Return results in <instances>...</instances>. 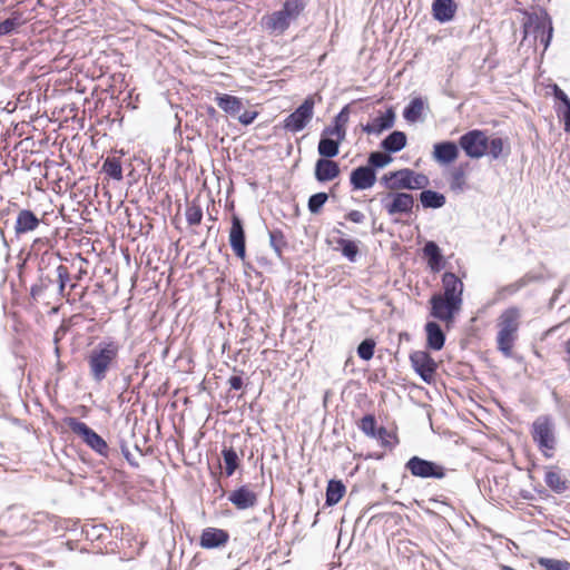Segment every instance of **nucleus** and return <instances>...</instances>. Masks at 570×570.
<instances>
[{"instance_id":"1","label":"nucleus","mask_w":570,"mask_h":570,"mask_svg":"<svg viewBox=\"0 0 570 570\" xmlns=\"http://www.w3.org/2000/svg\"><path fill=\"white\" fill-rule=\"evenodd\" d=\"M120 345L114 340L99 342L87 356L89 373L96 383L102 382L118 358Z\"/></svg>"},{"instance_id":"2","label":"nucleus","mask_w":570,"mask_h":570,"mask_svg":"<svg viewBox=\"0 0 570 570\" xmlns=\"http://www.w3.org/2000/svg\"><path fill=\"white\" fill-rule=\"evenodd\" d=\"M521 311L515 306L504 309L498 318L497 346L504 356H511L518 337Z\"/></svg>"},{"instance_id":"3","label":"nucleus","mask_w":570,"mask_h":570,"mask_svg":"<svg viewBox=\"0 0 570 570\" xmlns=\"http://www.w3.org/2000/svg\"><path fill=\"white\" fill-rule=\"evenodd\" d=\"M381 181L391 190L399 189H423L429 185V178L424 174H419L412 169L404 168L385 174Z\"/></svg>"},{"instance_id":"4","label":"nucleus","mask_w":570,"mask_h":570,"mask_svg":"<svg viewBox=\"0 0 570 570\" xmlns=\"http://www.w3.org/2000/svg\"><path fill=\"white\" fill-rule=\"evenodd\" d=\"M532 439L544 456L551 458L556 448L554 424L551 417L541 415L532 423Z\"/></svg>"},{"instance_id":"5","label":"nucleus","mask_w":570,"mask_h":570,"mask_svg":"<svg viewBox=\"0 0 570 570\" xmlns=\"http://www.w3.org/2000/svg\"><path fill=\"white\" fill-rule=\"evenodd\" d=\"M66 423L68 428L75 434L79 435L91 450L101 456H108L109 446L107 442L85 422H81L76 417H68Z\"/></svg>"},{"instance_id":"6","label":"nucleus","mask_w":570,"mask_h":570,"mask_svg":"<svg viewBox=\"0 0 570 570\" xmlns=\"http://www.w3.org/2000/svg\"><path fill=\"white\" fill-rule=\"evenodd\" d=\"M314 106V97H306L302 105L283 120V128L293 134L302 131L313 118Z\"/></svg>"},{"instance_id":"7","label":"nucleus","mask_w":570,"mask_h":570,"mask_svg":"<svg viewBox=\"0 0 570 570\" xmlns=\"http://www.w3.org/2000/svg\"><path fill=\"white\" fill-rule=\"evenodd\" d=\"M459 146L468 157L479 159L488 153L489 138L483 130L472 129L460 137Z\"/></svg>"},{"instance_id":"8","label":"nucleus","mask_w":570,"mask_h":570,"mask_svg":"<svg viewBox=\"0 0 570 570\" xmlns=\"http://www.w3.org/2000/svg\"><path fill=\"white\" fill-rule=\"evenodd\" d=\"M430 315L446 324L452 323L455 314L461 311L462 303L459 299L442 297L441 294H434L430 298Z\"/></svg>"},{"instance_id":"9","label":"nucleus","mask_w":570,"mask_h":570,"mask_svg":"<svg viewBox=\"0 0 570 570\" xmlns=\"http://www.w3.org/2000/svg\"><path fill=\"white\" fill-rule=\"evenodd\" d=\"M405 469L413 476L421 479H443L445 476V469L442 465L416 455L407 460Z\"/></svg>"},{"instance_id":"10","label":"nucleus","mask_w":570,"mask_h":570,"mask_svg":"<svg viewBox=\"0 0 570 570\" xmlns=\"http://www.w3.org/2000/svg\"><path fill=\"white\" fill-rule=\"evenodd\" d=\"M381 204L386 213L394 215H409L414 207V197L407 193H389L382 198Z\"/></svg>"},{"instance_id":"11","label":"nucleus","mask_w":570,"mask_h":570,"mask_svg":"<svg viewBox=\"0 0 570 570\" xmlns=\"http://www.w3.org/2000/svg\"><path fill=\"white\" fill-rule=\"evenodd\" d=\"M410 362L414 371L425 382L431 383L436 371V363L425 351H415L410 355Z\"/></svg>"},{"instance_id":"12","label":"nucleus","mask_w":570,"mask_h":570,"mask_svg":"<svg viewBox=\"0 0 570 570\" xmlns=\"http://www.w3.org/2000/svg\"><path fill=\"white\" fill-rule=\"evenodd\" d=\"M229 245L235 253V255L244 259L246 256V237H245V230L242 223V219L233 215L232 217V227L229 230Z\"/></svg>"},{"instance_id":"13","label":"nucleus","mask_w":570,"mask_h":570,"mask_svg":"<svg viewBox=\"0 0 570 570\" xmlns=\"http://www.w3.org/2000/svg\"><path fill=\"white\" fill-rule=\"evenodd\" d=\"M376 181V173L372 167L360 166L352 170L350 183L355 190H365L371 188Z\"/></svg>"},{"instance_id":"14","label":"nucleus","mask_w":570,"mask_h":570,"mask_svg":"<svg viewBox=\"0 0 570 570\" xmlns=\"http://www.w3.org/2000/svg\"><path fill=\"white\" fill-rule=\"evenodd\" d=\"M257 494L248 485H240L228 495V501L238 510L254 508L257 504Z\"/></svg>"},{"instance_id":"15","label":"nucleus","mask_w":570,"mask_h":570,"mask_svg":"<svg viewBox=\"0 0 570 570\" xmlns=\"http://www.w3.org/2000/svg\"><path fill=\"white\" fill-rule=\"evenodd\" d=\"M442 287V297L450 299H459V302L463 303V283L454 273L445 272L443 274Z\"/></svg>"},{"instance_id":"16","label":"nucleus","mask_w":570,"mask_h":570,"mask_svg":"<svg viewBox=\"0 0 570 570\" xmlns=\"http://www.w3.org/2000/svg\"><path fill=\"white\" fill-rule=\"evenodd\" d=\"M314 175L320 183L333 180L340 175V166L332 159L320 158L315 163Z\"/></svg>"},{"instance_id":"17","label":"nucleus","mask_w":570,"mask_h":570,"mask_svg":"<svg viewBox=\"0 0 570 570\" xmlns=\"http://www.w3.org/2000/svg\"><path fill=\"white\" fill-rule=\"evenodd\" d=\"M229 534L227 531L217 528H206L200 535V546L205 549H215L227 543Z\"/></svg>"},{"instance_id":"18","label":"nucleus","mask_w":570,"mask_h":570,"mask_svg":"<svg viewBox=\"0 0 570 570\" xmlns=\"http://www.w3.org/2000/svg\"><path fill=\"white\" fill-rule=\"evenodd\" d=\"M394 122L395 112L391 107L383 115L376 117L372 122L364 125L362 129L366 134L380 135L382 131L392 128Z\"/></svg>"},{"instance_id":"19","label":"nucleus","mask_w":570,"mask_h":570,"mask_svg":"<svg viewBox=\"0 0 570 570\" xmlns=\"http://www.w3.org/2000/svg\"><path fill=\"white\" fill-rule=\"evenodd\" d=\"M344 139H338L335 135L325 134L322 131L318 141L317 151L322 158L332 159L340 153V145Z\"/></svg>"},{"instance_id":"20","label":"nucleus","mask_w":570,"mask_h":570,"mask_svg":"<svg viewBox=\"0 0 570 570\" xmlns=\"http://www.w3.org/2000/svg\"><path fill=\"white\" fill-rule=\"evenodd\" d=\"M459 156L458 145L453 141H441L433 146V157L441 164H450Z\"/></svg>"},{"instance_id":"21","label":"nucleus","mask_w":570,"mask_h":570,"mask_svg":"<svg viewBox=\"0 0 570 570\" xmlns=\"http://www.w3.org/2000/svg\"><path fill=\"white\" fill-rule=\"evenodd\" d=\"M40 225V219L29 209H22L19 212L14 230L17 235L26 234L35 230Z\"/></svg>"},{"instance_id":"22","label":"nucleus","mask_w":570,"mask_h":570,"mask_svg":"<svg viewBox=\"0 0 570 570\" xmlns=\"http://www.w3.org/2000/svg\"><path fill=\"white\" fill-rule=\"evenodd\" d=\"M552 27V22L548 14L539 17L537 14L530 16L524 22V33H533L534 38L538 39L542 33H546Z\"/></svg>"},{"instance_id":"23","label":"nucleus","mask_w":570,"mask_h":570,"mask_svg":"<svg viewBox=\"0 0 570 570\" xmlns=\"http://www.w3.org/2000/svg\"><path fill=\"white\" fill-rule=\"evenodd\" d=\"M433 17L440 22H448L453 19L456 4L454 0H434L432 4Z\"/></svg>"},{"instance_id":"24","label":"nucleus","mask_w":570,"mask_h":570,"mask_svg":"<svg viewBox=\"0 0 570 570\" xmlns=\"http://www.w3.org/2000/svg\"><path fill=\"white\" fill-rule=\"evenodd\" d=\"M292 19H289L283 10H278L273 12L269 16L263 18V23L267 30L273 32L283 33L291 24Z\"/></svg>"},{"instance_id":"25","label":"nucleus","mask_w":570,"mask_h":570,"mask_svg":"<svg viewBox=\"0 0 570 570\" xmlns=\"http://www.w3.org/2000/svg\"><path fill=\"white\" fill-rule=\"evenodd\" d=\"M428 347L433 351H440L445 343V334L436 322H428L425 324Z\"/></svg>"},{"instance_id":"26","label":"nucleus","mask_w":570,"mask_h":570,"mask_svg":"<svg viewBox=\"0 0 570 570\" xmlns=\"http://www.w3.org/2000/svg\"><path fill=\"white\" fill-rule=\"evenodd\" d=\"M215 100L220 109L233 117H236L244 108L242 99L236 96L222 94Z\"/></svg>"},{"instance_id":"27","label":"nucleus","mask_w":570,"mask_h":570,"mask_svg":"<svg viewBox=\"0 0 570 570\" xmlns=\"http://www.w3.org/2000/svg\"><path fill=\"white\" fill-rule=\"evenodd\" d=\"M350 118L348 106H345L334 118V125L324 128L325 134L335 135L338 139H345V125Z\"/></svg>"},{"instance_id":"28","label":"nucleus","mask_w":570,"mask_h":570,"mask_svg":"<svg viewBox=\"0 0 570 570\" xmlns=\"http://www.w3.org/2000/svg\"><path fill=\"white\" fill-rule=\"evenodd\" d=\"M406 141L405 132L395 130L381 141V147L387 153H399L406 146Z\"/></svg>"},{"instance_id":"29","label":"nucleus","mask_w":570,"mask_h":570,"mask_svg":"<svg viewBox=\"0 0 570 570\" xmlns=\"http://www.w3.org/2000/svg\"><path fill=\"white\" fill-rule=\"evenodd\" d=\"M426 101L422 97L413 98L403 110V117L409 122H416L421 119Z\"/></svg>"},{"instance_id":"30","label":"nucleus","mask_w":570,"mask_h":570,"mask_svg":"<svg viewBox=\"0 0 570 570\" xmlns=\"http://www.w3.org/2000/svg\"><path fill=\"white\" fill-rule=\"evenodd\" d=\"M346 491L345 485L340 480H330L326 487V505L333 507L337 504Z\"/></svg>"},{"instance_id":"31","label":"nucleus","mask_w":570,"mask_h":570,"mask_svg":"<svg viewBox=\"0 0 570 570\" xmlns=\"http://www.w3.org/2000/svg\"><path fill=\"white\" fill-rule=\"evenodd\" d=\"M424 255L429 258V266L432 271H440L442 267V253L435 242H426L423 247Z\"/></svg>"},{"instance_id":"32","label":"nucleus","mask_w":570,"mask_h":570,"mask_svg":"<svg viewBox=\"0 0 570 570\" xmlns=\"http://www.w3.org/2000/svg\"><path fill=\"white\" fill-rule=\"evenodd\" d=\"M420 202L424 208L438 209L444 206L446 199L443 194L426 189L420 194Z\"/></svg>"},{"instance_id":"33","label":"nucleus","mask_w":570,"mask_h":570,"mask_svg":"<svg viewBox=\"0 0 570 570\" xmlns=\"http://www.w3.org/2000/svg\"><path fill=\"white\" fill-rule=\"evenodd\" d=\"M222 455L225 463V473L227 476H232L239 466V458L234 448H224Z\"/></svg>"},{"instance_id":"34","label":"nucleus","mask_w":570,"mask_h":570,"mask_svg":"<svg viewBox=\"0 0 570 570\" xmlns=\"http://www.w3.org/2000/svg\"><path fill=\"white\" fill-rule=\"evenodd\" d=\"M102 171L115 180H121L122 167L120 159L117 157H107L102 164Z\"/></svg>"},{"instance_id":"35","label":"nucleus","mask_w":570,"mask_h":570,"mask_svg":"<svg viewBox=\"0 0 570 570\" xmlns=\"http://www.w3.org/2000/svg\"><path fill=\"white\" fill-rule=\"evenodd\" d=\"M544 482L556 493H562L568 489L567 482L560 473L553 470L546 472Z\"/></svg>"},{"instance_id":"36","label":"nucleus","mask_w":570,"mask_h":570,"mask_svg":"<svg viewBox=\"0 0 570 570\" xmlns=\"http://www.w3.org/2000/svg\"><path fill=\"white\" fill-rule=\"evenodd\" d=\"M23 22L22 13L20 11H13L8 19L0 22V36L10 35Z\"/></svg>"},{"instance_id":"37","label":"nucleus","mask_w":570,"mask_h":570,"mask_svg":"<svg viewBox=\"0 0 570 570\" xmlns=\"http://www.w3.org/2000/svg\"><path fill=\"white\" fill-rule=\"evenodd\" d=\"M305 6L306 2L304 0H286L282 10L293 21L303 12Z\"/></svg>"},{"instance_id":"38","label":"nucleus","mask_w":570,"mask_h":570,"mask_svg":"<svg viewBox=\"0 0 570 570\" xmlns=\"http://www.w3.org/2000/svg\"><path fill=\"white\" fill-rule=\"evenodd\" d=\"M538 564L546 570H570V562L567 560L540 557Z\"/></svg>"},{"instance_id":"39","label":"nucleus","mask_w":570,"mask_h":570,"mask_svg":"<svg viewBox=\"0 0 570 570\" xmlns=\"http://www.w3.org/2000/svg\"><path fill=\"white\" fill-rule=\"evenodd\" d=\"M338 246L341 247L342 255L346 257L350 262H355L358 255V248L354 240L340 238L337 240Z\"/></svg>"},{"instance_id":"40","label":"nucleus","mask_w":570,"mask_h":570,"mask_svg":"<svg viewBox=\"0 0 570 570\" xmlns=\"http://www.w3.org/2000/svg\"><path fill=\"white\" fill-rule=\"evenodd\" d=\"M360 430L368 438H374L377 433V424L376 419L373 414H366L362 417L360 424Z\"/></svg>"},{"instance_id":"41","label":"nucleus","mask_w":570,"mask_h":570,"mask_svg":"<svg viewBox=\"0 0 570 570\" xmlns=\"http://www.w3.org/2000/svg\"><path fill=\"white\" fill-rule=\"evenodd\" d=\"M327 199H328V195L324 191L313 194L308 198V203H307L308 210L312 214H318L321 212V209L323 208V206L325 205V203L327 202Z\"/></svg>"},{"instance_id":"42","label":"nucleus","mask_w":570,"mask_h":570,"mask_svg":"<svg viewBox=\"0 0 570 570\" xmlns=\"http://www.w3.org/2000/svg\"><path fill=\"white\" fill-rule=\"evenodd\" d=\"M392 161V157L390 155L374 151L371 153L367 159V166L372 167L374 170L377 168H383Z\"/></svg>"},{"instance_id":"43","label":"nucleus","mask_w":570,"mask_h":570,"mask_svg":"<svg viewBox=\"0 0 570 570\" xmlns=\"http://www.w3.org/2000/svg\"><path fill=\"white\" fill-rule=\"evenodd\" d=\"M373 439H376L382 446L389 449L394 448V445L399 443L396 436L389 432L384 426H380L377 429V433Z\"/></svg>"},{"instance_id":"44","label":"nucleus","mask_w":570,"mask_h":570,"mask_svg":"<svg viewBox=\"0 0 570 570\" xmlns=\"http://www.w3.org/2000/svg\"><path fill=\"white\" fill-rule=\"evenodd\" d=\"M57 281H58V291L61 296H66V286L70 281V273L66 265H59L56 268Z\"/></svg>"},{"instance_id":"45","label":"nucleus","mask_w":570,"mask_h":570,"mask_svg":"<svg viewBox=\"0 0 570 570\" xmlns=\"http://www.w3.org/2000/svg\"><path fill=\"white\" fill-rule=\"evenodd\" d=\"M375 342L372 338H365L357 346V355L364 361H370L374 355Z\"/></svg>"},{"instance_id":"46","label":"nucleus","mask_w":570,"mask_h":570,"mask_svg":"<svg viewBox=\"0 0 570 570\" xmlns=\"http://www.w3.org/2000/svg\"><path fill=\"white\" fill-rule=\"evenodd\" d=\"M185 216L189 225H199L203 219V209L199 205L191 204L186 208Z\"/></svg>"},{"instance_id":"47","label":"nucleus","mask_w":570,"mask_h":570,"mask_svg":"<svg viewBox=\"0 0 570 570\" xmlns=\"http://www.w3.org/2000/svg\"><path fill=\"white\" fill-rule=\"evenodd\" d=\"M269 244L278 258H282V248L286 245L284 235L281 230L269 232Z\"/></svg>"},{"instance_id":"48","label":"nucleus","mask_w":570,"mask_h":570,"mask_svg":"<svg viewBox=\"0 0 570 570\" xmlns=\"http://www.w3.org/2000/svg\"><path fill=\"white\" fill-rule=\"evenodd\" d=\"M504 140L500 137L489 140L488 153L492 159H498L503 155Z\"/></svg>"},{"instance_id":"49","label":"nucleus","mask_w":570,"mask_h":570,"mask_svg":"<svg viewBox=\"0 0 570 570\" xmlns=\"http://www.w3.org/2000/svg\"><path fill=\"white\" fill-rule=\"evenodd\" d=\"M465 185V174L463 169L456 168L451 174L450 186L454 191H462Z\"/></svg>"},{"instance_id":"50","label":"nucleus","mask_w":570,"mask_h":570,"mask_svg":"<svg viewBox=\"0 0 570 570\" xmlns=\"http://www.w3.org/2000/svg\"><path fill=\"white\" fill-rule=\"evenodd\" d=\"M556 112L558 118L564 122V131L570 132V106H556Z\"/></svg>"},{"instance_id":"51","label":"nucleus","mask_w":570,"mask_h":570,"mask_svg":"<svg viewBox=\"0 0 570 570\" xmlns=\"http://www.w3.org/2000/svg\"><path fill=\"white\" fill-rule=\"evenodd\" d=\"M552 90L554 98L559 101L557 106H570V98L558 85H553Z\"/></svg>"},{"instance_id":"52","label":"nucleus","mask_w":570,"mask_h":570,"mask_svg":"<svg viewBox=\"0 0 570 570\" xmlns=\"http://www.w3.org/2000/svg\"><path fill=\"white\" fill-rule=\"evenodd\" d=\"M236 117L242 125L247 126L255 120V118L257 117V112L245 110L242 114L239 112Z\"/></svg>"},{"instance_id":"53","label":"nucleus","mask_w":570,"mask_h":570,"mask_svg":"<svg viewBox=\"0 0 570 570\" xmlns=\"http://www.w3.org/2000/svg\"><path fill=\"white\" fill-rule=\"evenodd\" d=\"M346 219L355 224H361L364 222L365 215L360 210L353 209L350 213H347Z\"/></svg>"},{"instance_id":"54","label":"nucleus","mask_w":570,"mask_h":570,"mask_svg":"<svg viewBox=\"0 0 570 570\" xmlns=\"http://www.w3.org/2000/svg\"><path fill=\"white\" fill-rule=\"evenodd\" d=\"M121 453L131 466H138V463L134 460L131 452L129 451L126 442L120 443Z\"/></svg>"},{"instance_id":"55","label":"nucleus","mask_w":570,"mask_h":570,"mask_svg":"<svg viewBox=\"0 0 570 570\" xmlns=\"http://www.w3.org/2000/svg\"><path fill=\"white\" fill-rule=\"evenodd\" d=\"M228 384L233 390H240L243 387V379L238 375H233L228 379Z\"/></svg>"},{"instance_id":"56","label":"nucleus","mask_w":570,"mask_h":570,"mask_svg":"<svg viewBox=\"0 0 570 570\" xmlns=\"http://www.w3.org/2000/svg\"><path fill=\"white\" fill-rule=\"evenodd\" d=\"M552 32L553 28L549 27V30L546 33H542L538 39H540L541 43L543 45L544 49H547L551 42L552 39Z\"/></svg>"},{"instance_id":"57","label":"nucleus","mask_w":570,"mask_h":570,"mask_svg":"<svg viewBox=\"0 0 570 570\" xmlns=\"http://www.w3.org/2000/svg\"><path fill=\"white\" fill-rule=\"evenodd\" d=\"M47 285L43 283L35 284L30 288V294L32 297H38L42 294V292L46 289Z\"/></svg>"},{"instance_id":"58","label":"nucleus","mask_w":570,"mask_h":570,"mask_svg":"<svg viewBox=\"0 0 570 570\" xmlns=\"http://www.w3.org/2000/svg\"><path fill=\"white\" fill-rule=\"evenodd\" d=\"M525 285V281L524 279H520L518 281L517 283L514 284H511L507 287V289L510 292V293H515L518 292L521 287H523Z\"/></svg>"},{"instance_id":"59","label":"nucleus","mask_w":570,"mask_h":570,"mask_svg":"<svg viewBox=\"0 0 570 570\" xmlns=\"http://www.w3.org/2000/svg\"><path fill=\"white\" fill-rule=\"evenodd\" d=\"M566 353L568 354L567 362L570 364V338L566 342Z\"/></svg>"},{"instance_id":"60","label":"nucleus","mask_w":570,"mask_h":570,"mask_svg":"<svg viewBox=\"0 0 570 570\" xmlns=\"http://www.w3.org/2000/svg\"><path fill=\"white\" fill-rule=\"evenodd\" d=\"M501 570H515L510 566H501Z\"/></svg>"},{"instance_id":"61","label":"nucleus","mask_w":570,"mask_h":570,"mask_svg":"<svg viewBox=\"0 0 570 570\" xmlns=\"http://www.w3.org/2000/svg\"><path fill=\"white\" fill-rule=\"evenodd\" d=\"M208 111H209V114H215V108L209 107Z\"/></svg>"},{"instance_id":"62","label":"nucleus","mask_w":570,"mask_h":570,"mask_svg":"<svg viewBox=\"0 0 570 570\" xmlns=\"http://www.w3.org/2000/svg\"><path fill=\"white\" fill-rule=\"evenodd\" d=\"M3 535H4V533L0 531V537H3ZM2 544H3V543H2V541L0 540V546H2Z\"/></svg>"},{"instance_id":"63","label":"nucleus","mask_w":570,"mask_h":570,"mask_svg":"<svg viewBox=\"0 0 570 570\" xmlns=\"http://www.w3.org/2000/svg\"><path fill=\"white\" fill-rule=\"evenodd\" d=\"M76 287V284L70 285V289H73Z\"/></svg>"}]
</instances>
